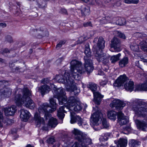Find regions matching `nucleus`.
Returning a JSON list of instances; mask_svg holds the SVG:
<instances>
[{
    "label": "nucleus",
    "instance_id": "f257e3e1",
    "mask_svg": "<svg viewBox=\"0 0 147 147\" xmlns=\"http://www.w3.org/2000/svg\"><path fill=\"white\" fill-rule=\"evenodd\" d=\"M130 107L134 111L135 116L138 117L145 118L140 120H134L138 129L147 131V102L140 99H136L129 103Z\"/></svg>",
    "mask_w": 147,
    "mask_h": 147
},
{
    "label": "nucleus",
    "instance_id": "f03ea898",
    "mask_svg": "<svg viewBox=\"0 0 147 147\" xmlns=\"http://www.w3.org/2000/svg\"><path fill=\"white\" fill-rule=\"evenodd\" d=\"M51 87L53 86H54L55 89H54V91H53L54 97L58 99L59 104L62 105L64 103L65 104V102H67V107L62 106L59 108L57 111V116L59 119H63L65 116L64 113L65 112V110L64 109L65 108H66V109H69L71 107H74V105L80 100L79 99L76 97L72 96L69 98L67 102V97L65 96L66 93L64 89L62 88L57 89L53 84H51Z\"/></svg>",
    "mask_w": 147,
    "mask_h": 147
},
{
    "label": "nucleus",
    "instance_id": "7ed1b4c3",
    "mask_svg": "<svg viewBox=\"0 0 147 147\" xmlns=\"http://www.w3.org/2000/svg\"><path fill=\"white\" fill-rule=\"evenodd\" d=\"M84 57L85 69L82 67L81 62L76 60H72L70 64V74L72 77L75 80H78L80 78V74L84 73L85 70L88 72H90L93 69L92 61L89 59H86Z\"/></svg>",
    "mask_w": 147,
    "mask_h": 147
},
{
    "label": "nucleus",
    "instance_id": "20e7f679",
    "mask_svg": "<svg viewBox=\"0 0 147 147\" xmlns=\"http://www.w3.org/2000/svg\"><path fill=\"white\" fill-rule=\"evenodd\" d=\"M56 100V99H55L54 97L51 98L49 100L50 104L54 107L53 108L50 107L49 104L47 103H45L40 106L38 111L40 114L36 113L34 116V119L37 127H40L42 124L43 125L45 124V121L43 118L40 117V114H44L46 119H47L48 117L49 118L51 116L50 113H52L56 110L57 105Z\"/></svg>",
    "mask_w": 147,
    "mask_h": 147
},
{
    "label": "nucleus",
    "instance_id": "39448f33",
    "mask_svg": "<svg viewBox=\"0 0 147 147\" xmlns=\"http://www.w3.org/2000/svg\"><path fill=\"white\" fill-rule=\"evenodd\" d=\"M18 93L16 95L14 98L15 102L18 106H21L23 104L26 108L32 109L36 107V105L31 98V92L27 88H24L23 91L20 89L17 91Z\"/></svg>",
    "mask_w": 147,
    "mask_h": 147
},
{
    "label": "nucleus",
    "instance_id": "423d86ee",
    "mask_svg": "<svg viewBox=\"0 0 147 147\" xmlns=\"http://www.w3.org/2000/svg\"><path fill=\"white\" fill-rule=\"evenodd\" d=\"M72 133L78 142H75L72 147H88V145L92 144L91 139L84 133L76 128L72 131Z\"/></svg>",
    "mask_w": 147,
    "mask_h": 147
},
{
    "label": "nucleus",
    "instance_id": "0eeeda50",
    "mask_svg": "<svg viewBox=\"0 0 147 147\" xmlns=\"http://www.w3.org/2000/svg\"><path fill=\"white\" fill-rule=\"evenodd\" d=\"M62 76L63 78L60 79V76L57 75L55 78V80L56 82L64 84L67 91L71 92H74L75 94L80 92V91L76 87L73 79L70 77L69 74L65 71L64 74L63 76Z\"/></svg>",
    "mask_w": 147,
    "mask_h": 147
},
{
    "label": "nucleus",
    "instance_id": "6e6552de",
    "mask_svg": "<svg viewBox=\"0 0 147 147\" xmlns=\"http://www.w3.org/2000/svg\"><path fill=\"white\" fill-rule=\"evenodd\" d=\"M127 78L125 75L121 76L115 80L113 84L114 86L117 87H120L122 85L124 82H126L124 85V88L127 91L131 92L133 90L134 88V82L130 80L127 81Z\"/></svg>",
    "mask_w": 147,
    "mask_h": 147
},
{
    "label": "nucleus",
    "instance_id": "1a4fd4ad",
    "mask_svg": "<svg viewBox=\"0 0 147 147\" xmlns=\"http://www.w3.org/2000/svg\"><path fill=\"white\" fill-rule=\"evenodd\" d=\"M87 87L90 88L93 93L94 97L93 101L96 104L100 105L101 99L103 98V96L101 95L99 92H95L97 89L96 85L92 82H90L88 84Z\"/></svg>",
    "mask_w": 147,
    "mask_h": 147
},
{
    "label": "nucleus",
    "instance_id": "9d476101",
    "mask_svg": "<svg viewBox=\"0 0 147 147\" xmlns=\"http://www.w3.org/2000/svg\"><path fill=\"white\" fill-rule=\"evenodd\" d=\"M101 23L102 24H107L111 23L113 24H116L122 26L125 25L126 23L125 19L123 18H120L117 20V18L114 17L111 20V18L109 16H107L103 18L101 20Z\"/></svg>",
    "mask_w": 147,
    "mask_h": 147
},
{
    "label": "nucleus",
    "instance_id": "9b49d317",
    "mask_svg": "<svg viewBox=\"0 0 147 147\" xmlns=\"http://www.w3.org/2000/svg\"><path fill=\"white\" fill-rule=\"evenodd\" d=\"M70 113L71 123L73 124L77 122L79 126L82 125L84 129H87L88 128V125L86 122L84 121V120L80 116L76 115L74 112H70Z\"/></svg>",
    "mask_w": 147,
    "mask_h": 147
},
{
    "label": "nucleus",
    "instance_id": "f8f14e48",
    "mask_svg": "<svg viewBox=\"0 0 147 147\" xmlns=\"http://www.w3.org/2000/svg\"><path fill=\"white\" fill-rule=\"evenodd\" d=\"M103 117L102 113L100 111H97L93 113L90 118V122L92 125L95 127L99 125L98 121L99 119H102Z\"/></svg>",
    "mask_w": 147,
    "mask_h": 147
},
{
    "label": "nucleus",
    "instance_id": "ddd939ff",
    "mask_svg": "<svg viewBox=\"0 0 147 147\" xmlns=\"http://www.w3.org/2000/svg\"><path fill=\"white\" fill-rule=\"evenodd\" d=\"M125 104L123 102L119 100L115 99L110 103V105L112 108H115L117 110H120L123 109L125 106Z\"/></svg>",
    "mask_w": 147,
    "mask_h": 147
},
{
    "label": "nucleus",
    "instance_id": "4468645a",
    "mask_svg": "<svg viewBox=\"0 0 147 147\" xmlns=\"http://www.w3.org/2000/svg\"><path fill=\"white\" fill-rule=\"evenodd\" d=\"M118 122L121 125H125L129 122L128 118L125 116L124 115L121 111L118 112L117 114Z\"/></svg>",
    "mask_w": 147,
    "mask_h": 147
},
{
    "label": "nucleus",
    "instance_id": "2eb2a0df",
    "mask_svg": "<svg viewBox=\"0 0 147 147\" xmlns=\"http://www.w3.org/2000/svg\"><path fill=\"white\" fill-rule=\"evenodd\" d=\"M96 59L98 62H102L104 64H106L109 62V58L105 54H102L96 52L95 54Z\"/></svg>",
    "mask_w": 147,
    "mask_h": 147
},
{
    "label": "nucleus",
    "instance_id": "dca6fc26",
    "mask_svg": "<svg viewBox=\"0 0 147 147\" xmlns=\"http://www.w3.org/2000/svg\"><path fill=\"white\" fill-rule=\"evenodd\" d=\"M111 46L113 48L115 52L121 51V42L120 40L116 37H114L111 41Z\"/></svg>",
    "mask_w": 147,
    "mask_h": 147
},
{
    "label": "nucleus",
    "instance_id": "f3484780",
    "mask_svg": "<svg viewBox=\"0 0 147 147\" xmlns=\"http://www.w3.org/2000/svg\"><path fill=\"white\" fill-rule=\"evenodd\" d=\"M36 90L41 93L42 95H44L45 93H48L51 90V88L49 86L45 84L37 87Z\"/></svg>",
    "mask_w": 147,
    "mask_h": 147
},
{
    "label": "nucleus",
    "instance_id": "a211bd4d",
    "mask_svg": "<svg viewBox=\"0 0 147 147\" xmlns=\"http://www.w3.org/2000/svg\"><path fill=\"white\" fill-rule=\"evenodd\" d=\"M3 110L6 115L10 116L14 114L16 109V106L12 105L7 108H4Z\"/></svg>",
    "mask_w": 147,
    "mask_h": 147
},
{
    "label": "nucleus",
    "instance_id": "6ab92c4d",
    "mask_svg": "<svg viewBox=\"0 0 147 147\" xmlns=\"http://www.w3.org/2000/svg\"><path fill=\"white\" fill-rule=\"evenodd\" d=\"M30 114L27 110L23 109L21 110L20 116L21 119L24 122L27 121L29 119Z\"/></svg>",
    "mask_w": 147,
    "mask_h": 147
},
{
    "label": "nucleus",
    "instance_id": "aec40b11",
    "mask_svg": "<svg viewBox=\"0 0 147 147\" xmlns=\"http://www.w3.org/2000/svg\"><path fill=\"white\" fill-rule=\"evenodd\" d=\"M12 90L9 88H4L0 90V96L9 97L11 94Z\"/></svg>",
    "mask_w": 147,
    "mask_h": 147
},
{
    "label": "nucleus",
    "instance_id": "412c9836",
    "mask_svg": "<svg viewBox=\"0 0 147 147\" xmlns=\"http://www.w3.org/2000/svg\"><path fill=\"white\" fill-rule=\"evenodd\" d=\"M129 59L128 58L125 56L123 58L120 60L119 62V66L123 68L126 67L129 63Z\"/></svg>",
    "mask_w": 147,
    "mask_h": 147
},
{
    "label": "nucleus",
    "instance_id": "4be33fe9",
    "mask_svg": "<svg viewBox=\"0 0 147 147\" xmlns=\"http://www.w3.org/2000/svg\"><path fill=\"white\" fill-rule=\"evenodd\" d=\"M11 119H6L5 121L3 119L2 113L0 111V127L3 126L2 123L6 124V125H9L11 122Z\"/></svg>",
    "mask_w": 147,
    "mask_h": 147
},
{
    "label": "nucleus",
    "instance_id": "5701e85b",
    "mask_svg": "<svg viewBox=\"0 0 147 147\" xmlns=\"http://www.w3.org/2000/svg\"><path fill=\"white\" fill-rule=\"evenodd\" d=\"M43 114L44 115V114ZM44 116H45L44 115ZM51 116H51L49 118H48V117L46 119V117L45 116L46 120L47 119H48L49 118V120L48 123L49 125L51 127H54L56 126L57 124V120L56 118H54L53 117L50 118Z\"/></svg>",
    "mask_w": 147,
    "mask_h": 147
},
{
    "label": "nucleus",
    "instance_id": "b1692460",
    "mask_svg": "<svg viewBox=\"0 0 147 147\" xmlns=\"http://www.w3.org/2000/svg\"><path fill=\"white\" fill-rule=\"evenodd\" d=\"M101 125H102V127H100V128L98 127L97 129H96L95 128V127H94L93 128L94 129H95L96 130H99L103 128H107L109 127V124L107 122L105 118L103 117L102 119H101Z\"/></svg>",
    "mask_w": 147,
    "mask_h": 147
},
{
    "label": "nucleus",
    "instance_id": "393cba45",
    "mask_svg": "<svg viewBox=\"0 0 147 147\" xmlns=\"http://www.w3.org/2000/svg\"><path fill=\"white\" fill-rule=\"evenodd\" d=\"M105 41L103 38L102 37H100L98 40V42L97 44V47L99 49H103L105 47Z\"/></svg>",
    "mask_w": 147,
    "mask_h": 147
},
{
    "label": "nucleus",
    "instance_id": "a878e982",
    "mask_svg": "<svg viewBox=\"0 0 147 147\" xmlns=\"http://www.w3.org/2000/svg\"><path fill=\"white\" fill-rule=\"evenodd\" d=\"M127 139L120 138L118 142V147H125L127 144Z\"/></svg>",
    "mask_w": 147,
    "mask_h": 147
},
{
    "label": "nucleus",
    "instance_id": "bb28decb",
    "mask_svg": "<svg viewBox=\"0 0 147 147\" xmlns=\"http://www.w3.org/2000/svg\"><path fill=\"white\" fill-rule=\"evenodd\" d=\"M84 53L86 56H85L84 57H86V59H89V58L91 55V52L89 48V46L88 43H86L85 45Z\"/></svg>",
    "mask_w": 147,
    "mask_h": 147
},
{
    "label": "nucleus",
    "instance_id": "cd10ccee",
    "mask_svg": "<svg viewBox=\"0 0 147 147\" xmlns=\"http://www.w3.org/2000/svg\"><path fill=\"white\" fill-rule=\"evenodd\" d=\"M74 106V110L75 111L77 112L81 111L83 107L82 104L80 100Z\"/></svg>",
    "mask_w": 147,
    "mask_h": 147
},
{
    "label": "nucleus",
    "instance_id": "c85d7f7f",
    "mask_svg": "<svg viewBox=\"0 0 147 147\" xmlns=\"http://www.w3.org/2000/svg\"><path fill=\"white\" fill-rule=\"evenodd\" d=\"M117 114L116 112L113 111H110L108 112L107 115L109 119L114 121L116 119Z\"/></svg>",
    "mask_w": 147,
    "mask_h": 147
},
{
    "label": "nucleus",
    "instance_id": "c756f323",
    "mask_svg": "<svg viewBox=\"0 0 147 147\" xmlns=\"http://www.w3.org/2000/svg\"><path fill=\"white\" fill-rule=\"evenodd\" d=\"M140 144V142L133 139L130 140L129 142V145L130 147H138Z\"/></svg>",
    "mask_w": 147,
    "mask_h": 147
},
{
    "label": "nucleus",
    "instance_id": "7c9ffc66",
    "mask_svg": "<svg viewBox=\"0 0 147 147\" xmlns=\"http://www.w3.org/2000/svg\"><path fill=\"white\" fill-rule=\"evenodd\" d=\"M42 32V34L43 36H47L49 34L46 28H43L42 27H40L39 28L36 29L34 30V32Z\"/></svg>",
    "mask_w": 147,
    "mask_h": 147
},
{
    "label": "nucleus",
    "instance_id": "2f4dec72",
    "mask_svg": "<svg viewBox=\"0 0 147 147\" xmlns=\"http://www.w3.org/2000/svg\"><path fill=\"white\" fill-rule=\"evenodd\" d=\"M121 56V54L119 53L117 55L112 56L110 59L111 63H114L117 61L119 60Z\"/></svg>",
    "mask_w": 147,
    "mask_h": 147
},
{
    "label": "nucleus",
    "instance_id": "473e14b6",
    "mask_svg": "<svg viewBox=\"0 0 147 147\" xmlns=\"http://www.w3.org/2000/svg\"><path fill=\"white\" fill-rule=\"evenodd\" d=\"M81 11L82 15L84 16L88 15L90 13L89 9L86 7H82Z\"/></svg>",
    "mask_w": 147,
    "mask_h": 147
},
{
    "label": "nucleus",
    "instance_id": "72a5a7b5",
    "mask_svg": "<svg viewBox=\"0 0 147 147\" xmlns=\"http://www.w3.org/2000/svg\"><path fill=\"white\" fill-rule=\"evenodd\" d=\"M130 48L133 51L136 52L138 51L139 49L138 46L135 43H133L130 45Z\"/></svg>",
    "mask_w": 147,
    "mask_h": 147
},
{
    "label": "nucleus",
    "instance_id": "f704fd0d",
    "mask_svg": "<svg viewBox=\"0 0 147 147\" xmlns=\"http://www.w3.org/2000/svg\"><path fill=\"white\" fill-rule=\"evenodd\" d=\"M110 136V134L109 133H106L102 134L100 139L102 141H106L108 140Z\"/></svg>",
    "mask_w": 147,
    "mask_h": 147
},
{
    "label": "nucleus",
    "instance_id": "c9c22d12",
    "mask_svg": "<svg viewBox=\"0 0 147 147\" xmlns=\"http://www.w3.org/2000/svg\"><path fill=\"white\" fill-rule=\"evenodd\" d=\"M5 42H7L11 43L13 42V40L12 37L11 36L7 35L5 37Z\"/></svg>",
    "mask_w": 147,
    "mask_h": 147
},
{
    "label": "nucleus",
    "instance_id": "e433bc0d",
    "mask_svg": "<svg viewBox=\"0 0 147 147\" xmlns=\"http://www.w3.org/2000/svg\"><path fill=\"white\" fill-rule=\"evenodd\" d=\"M140 90H147V81L140 86Z\"/></svg>",
    "mask_w": 147,
    "mask_h": 147
},
{
    "label": "nucleus",
    "instance_id": "4c0bfd02",
    "mask_svg": "<svg viewBox=\"0 0 147 147\" xmlns=\"http://www.w3.org/2000/svg\"><path fill=\"white\" fill-rule=\"evenodd\" d=\"M10 52V50L7 48H5L2 50L0 53L2 54L5 55L6 54H8Z\"/></svg>",
    "mask_w": 147,
    "mask_h": 147
},
{
    "label": "nucleus",
    "instance_id": "58836bf2",
    "mask_svg": "<svg viewBox=\"0 0 147 147\" xmlns=\"http://www.w3.org/2000/svg\"><path fill=\"white\" fill-rule=\"evenodd\" d=\"M47 143L49 144H53L55 142V140L53 137L49 138L46 141Z\"/></svg>",
    "mask_w": 147,
    "mask_h": 147
},
{
    "label": "nucleus",
    "instance_id": "ea45409f",
    "mask_svg": "<svg viewBox=\"0 0 147 147\" xmlns=\"http://www.w3.org/2000/svg\"><path fill=\"white\" fill-rule=\"evenodd\" d=\"M117 36L121 38H122L123 39H125L126 38V36L125 34L120 32H117Z\"/></svg>",
    "mask_w": 147,
    "mask_h": 147
},
{
    "label": "nucleus",
    "instance_id": "a19ab883",
    "mask_svg": "<svg viewBox=\"0 0 147 147\" xmlns=\"http://www.w3.org/2000/svg\"><path fill=\"white\" fill-rule=\"evenodd\" d=\"M65 43V41L64 40H61L60 41L59 43L56 45L57 48H60L61 47L62 45H63Z\"/></svg>",
    "mask_w": 147,
    "mask_h": 147
},
{
    "label": "nucleus",
    "instance_id": "79ce46f5",
    "mask_svg": "<svg viewBox=\"0 0 147 147\" xmlns=\"http://www.w3.org/2000/svg\"><path fill=\"white\" fill-rule=\"evenodd\" d=\"M49 79L48 78H45L43 79L41 81V82L42 84H47L49 82Z\"/></svg>",
    "mask_w": 147,
    "mask_h": 147
},
{
    "label": "nucleus",
    "instance_id": "37998d69",
    "mask_svg": "<svg viewBox=\"0 0 147 147\" xmlns=\"http://www.w3.org/2000/svg\"><path fill=\"white\" fill-rule=\"evenodd\" d=\"M146 44V42L144 40H143L140 42V43L139 46L141 48V47H142V46H145Z\"/></svg>",
    "mask_w": 147,
    "mask_h": 147
},
{
    "label": "nucleus",
    "instance_id": "c03bdc74",
    "mask_svg": "<svg viewBox=\"0 0 147 147\" xmlns=\"http://www.w3.org/2000/svg\"><path fill=\"white\" fill-rule=\"evenodd\" d=\"M83 25L85 27L88 26H92V24L90 22H88L86 23H84L83 24Z\"/></svg>",
    "mask_w": 147,
    "mask_h": 147
},
{
    "label": "nucleus",
    "instance_id": "a18cd8bd",
    "mask_svg": "<svg viewBox=\"0 0 147 147\" xmlns=\"http://www.w3.org/2000/svg\"><path fill=\"white\" fill-rule=\"evenodd\" d=\"M107 81H103L100 82V86H105L107 83Z\"/></svg>",
    "mask_w": 147,
    "mask_h": 147
},
{
    "label": "nucleus",
    "instance_id": "49530a36",
    "mask_svg": "<svg viewBox=\"0 0 147 147\" xmlns=\"http://www.w3.org/2000/svg\"><path fill=\"white\" fill-rule=\"evenodd\" d=\"M141 49L143 51L147 52V47L145 46L141 47Z\"/></svg>",
    "mask_w": 147,
    "mask_h": 147
},
{
    "label": "nucleus",
    "instance_id": "de8ad7c7",
    "mask_svg": "<svg viewBox=\"0 0 147 147\" xmlns=\"http://www.w3.org/2000/svg\"><path fill=\"white\" fill-rule=\"evenodd\" d=\"M7 24L5 23H0V27L3 28L6 26Z\"/></svg>",
    "mask_w": 147,
    "mask_h": 147
},
{
    "label": "nucleus",
    "instance_id": "09e8293b",
    "mask_svg": "<svg viewBox=\"0 0 147 147\" xmlns=\"http://www.w3.org/2000/svg\"><path fill=\"white\" fill-rule=\"evenodd\" d=\"M124 2L126 3H131L132 1L131 0H124Z\"/></svg>",
    "mask_w": 147,
    "mask_h": 147
},
{
    "label": "nucleus",
    "instance_id": "8fccbe9b",
    "mask_svg": "<svg viewBox=\"0 0 147 147\" xmlns=\"http://www.w3.org/2000/svg\"><path fill=\"white\" fill-rule=\"evenodd\" d=\"M59 142H57L53 146V147H59Z\"/></svg>",
    "mask_w": 147,
    "mask_h": 147
},
{
    "label": "nucleus",
    "instance_id": "3c124183",
    "mask_svg": "<svg viewBox=\"0 0 147 147\" xmlns=\"http://www.w3.org/2000/svg\"><path fill=\"white\" fill-rule=\"evenodd\" d=\"M131 3L135 4H137L138 3L139 1V0H131Z\"/></svg>",
    "mask_w": 147,
    "mask_h": 147
},
{
    "label": "nucleus",
    "instance_id": "603ef678",
    "mask_svg": "<svg viewBox=\"0 0 147 147\" xmlns=\"http://www.w3.org/2000/svg\"><path fill=\"white\" fill-rule=\"evenodd\" d=\"M61 11L62 13L65 14H66L67 13V11L65 9H62L61 10Z\"/></svg>",
    "mask_w": 147,
    "mask_h": 147
},
{
    "label": "nucleus",
    "instance_id": "864d4df0",
    "mask_svg": "<svg viewBox=\"0 0 147 147\" xmlns=\"http://www.w3.org/2000/svg\"><path fill=\"white\" fill-rule=\"evenodd\" d=\"M136 35L140 37H142V34L138 32H137L136 33Z\"/></svg>",
    "mask_w": 147,
    "mask_h": 147
},
{
    "label": "nucleus",
    "instance_id": "5fc2aeb1",
    "mask_svg": "<svg viewBox=\"0 0 147 147\" xmlns=\"http://www.w3.org/2000/svg\"><path fill=\"white\" fill-rule=\"evenodd\" d=\"M21 69L19 67H17L15 68V71H19V72L21 71H20V70Z\"/></svg>",
    "mask_w": 147,
    "mask_h": 147
},
{
    "label": "nucleus",
    "instance_id": "6e6d98bb",
    "mask_svg": "<svg viewBox=\"0 0 147 147\" xmlns=\"http://www.w3.org/2000/svg\"><path fill=\"white\" fill-rule=\"evenodd\" d=\"M100 147H107V146L106 145H104V144H101L100 146Z\"/></svg>",
    "mask_w": 147,
    "mask_h": 147
},
{
    "label": "nucleus",
    "instance_id": "4d7b16f0",
    "mask_svg": "<svg viewBox=\"0 0 147 147\" xmlns=\"http://www.w3.org/2000/svg\"><path fill=\"white\" fill-rule=\"evenodd\" d=\"M4 62V60L3 59H2L1 58H0V63L1 62Z\"/></svg>",
    "mask_w": 147,
    "mask_h": 147
},
{
    "label": "nucleus",
    "instance_id": "13d9d810",
    "mask_svg": "<svg viewBox=\"0 0 147 147\" xmlns=\"http://www.w3.org/2000/svg\"><path fill=\"white\" fill-rule=\"evenodd\" d=\"M26 147H33V146H31L30 145L28 144V145Z\"/></svg>",
    "mask_w": 147,
    "mask_h": 147
},
{
    "label": "nucleus",
    "instance_id": "bf43d9fd",
    "mask_svg": "<svg viewBox=\"0 0 147 147\" xmlns=\"http://www.w3.org/2000/svg\"><path fill=\"white\" fill-rule=\"evenodd\" d=\"M40 142L41 143H42L43 144H44V141L42 140H40Z\"/></svg>",
    "mask_w": 147,
    "mask_h": 147
},
{
    "label": "nucleus",
    "instance_id": "052dcab7",
    "mask_svg": "<svg viewBox=\"0 0 147 147\" xmlns=\"http://www.w3.org/2000/svg\"><path fill=\"white\" fill-rule=\"evenodd\" d=\"M62 61V59H58L57 61L58 62H59V61Z\"/></svg>",
    "mask_w": 147,
    "mask_h": 147
},
{
    "label": "nucleus",
    "instance_id": "680f3d73",
    "mask_svg": "<svg viewBox=\"0 0 147 147\" xmlns=\"http://www.w3.org/2000/svg\"><path fill=\"white\" fill-rule=\"evenodd\" d=\"M9 65L10 67H11L14 65V64H9Z\"/></svg>",
    "mask_w": 147,
    "mask_h": 147
},
{
    "label": "nucleus",
    "instance_id": "e2e57ef3",
    "mask_svg": "<svg viewBox=\"0 0 147 147\" xmlns=\"http://www.w3.org/2000/svg\"><path fill=\"white\" fill-rule=\"evenodd\" d=\"M16 3H17V4L18 5V6H20V3L19 2H17Z\"/></svg>",
    "mask_w": 147,
    "mask_h": 147
},
{
    "label": "nucleus",
    "instance_id": "0e129e2a",
    "mask_svg": "<svg viewBox=\"0 0 147 147\" xmlns=\"http://www.w3.org/2000/svg\"><path fill=\"white\" fill-rule=\"evenodd\" d=\"M110 147H118V146H117V145L116 146H111Z\"/></svg>",
    "mask_w": 147,
    "mask_h": 147
},
{
    "label": "nucleus",
    "instance_id": "69168bd1",
    "mask_svg": "<svg viewBox=\"0 0 147 147\" xmlns=\"http://www.w3.org/2000/svg\"><path fill=\"white\" fill-rule=\"evenodd\" d=\"M97 38H96L94 39V41H97Z\"/></svg>",
    "mask_w": 147,
    "mask_h": 147
},
{
    "label": "nucleus",
    "instance_id": "338daca9",
    "mask_svg": "<svg viewBox=\"0 0 147 147\" xmlns=\"http://www.w3.org/2000/svg\"><path fill=\"white\" fill-rule=\"evenodd\" d=\"M32 50L31 49H30V52L31 53H32Z\"/></svg>",
    "mask_w": 147,
    "mask_h": 147
},
{
    "label": "nucleus",
    "instance_id": "774afa93",
    "mask_svg": "<svg viewBox=\"0 0 147 147\" xmlns=\"http://www.w3.org/2000/svg\"><path fill=\"white\" fill-rule=\"evenodd\" d=\"M145 18H146V20H147V15H146V16H145Z\"/></svg>",
    "mask_w": 147,
    "mask_h": 147
}]
</instances>
